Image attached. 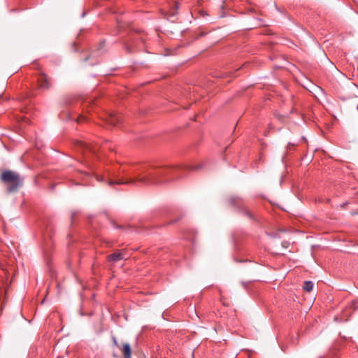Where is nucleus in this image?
Masks as SVG:
<instances>
[{"label":"nucleus","mask_w":358,"mask_h":358,"mask_svg":"<svg viewBox=\"0 0 358 358\" xmlns=\"http://www.w3.org/2000/svg\"><path fill=\"white\" fill-rule=\"evenodd\" d=\"M201 165L192 166L188 164H180L173 166H155L152 164H132L121 166L118 174L110 173L107 176L96 175V179L100 182H106L109 185L114 184L145 185L169 183L179 180L190 171L201 168Z\"/></svg>","instance_id":"obj_1"},{"label":"nucleus","mask_w":358,"mask_h":358,"mask_svg":"<svg viewBox=\"0 0 358 358\" xmlns=\"http://www.w3.org/2000/svg\"><path fill=\"white\" fill-rule=\"evenodd\" d=\"M75 148L83 155L85 162L87 163L90 155H96L99 150L101 151H105L106 149L110 151L114 150V145L109 141L103 142L100 147H98L96 145H90L83 141H75Z\"/></svg>","instance_id":"obj_2"},{"label":"nucleus","mask_w":358,"mask_h":358,"mask_svg":"<svg viewBox=\"0 0 358 358\" xmlns=\"http://www.w3.org/2000/svg\"><path fill=\"white\" fill-rule=\"evenodd\" d=\"M0 179L6 187L8 193L17 192L23 184V178L18 173L10 170L3 171Z\"/></svg>","instance_id":"obj_3"},{"label":"nucleus","mask_w":358,"mask_h":358,"mask_svg":"<svg viewBox=\"0 0 358 358\" xmlns=\"http://www.w3.org/2000/svg\"><path fill=\"white\" fill-rule=\"evenodd\" d=\"M229 202L232 206L237 208L240 212H241L244 215L248 217L249 219L252 220H255V217L252 213L245 206L244 201L243 199L238 196H231L229 199Z\"/></svg>","instance_id":"obj_4"},{"label":"nucleus","mask_w":358,"mask_h":358,"mask_svg":"<svg viewBox=\"0 0 358 358\" xmlns=\"http://www.w3.org/2000/svg\"><path fill=\"white\" fill-rule=\"evenodd\" d=\"M122 115L114 113L107 115L106 122L111 126H117L122 121Z\"/></svg>","instance_id":"obj_5"},{"label":"nucleus","mask_w":358,"mask_h":358,"mask_svg":"<svg viewBox=\"0 0 358 358\" xmlns=\"http://www.w3.org/2000/svg\"><path fill=\"white\" fill-rule=\"evenodd\" d=\"M38 83L39 87L41 89H49L51 86V83L49 78H48V76L44 73H41L39 75Z\"/></svg>","instance_id":"obj_6"},{"label":"nucleus","mask_w":358,"mask_h":358,"mask_svg":"<svg viewBox=\"0 0 358 358\" xmlns=\"http://www.w3.org/2000/svg\"><path fill=\"white\" fill-rule=\"evenodd\" d=\"M125 258V250H117L114 253L108 255L107 259L108 262H117Z\"/></svg>","instance_id":"obj_7"},{"label":"nucleus","mask_w":358,"mask_h":358,"mask_svg":"<svg viewBox=\"0 0 358 358\" xmlns=\"http://www.w3.org/2000/svg\"><path fill=\"white\" fill-rule=\"evenodd\" d=\"M122 353L123 358H131V348L129 343H122L119 348Z\"/></svg>","instance_id":"obj_8"},{"label":"nucleus","mask_w":358,"mask_h":358,"mask_svg":"<svg viewBox=\"0 0 358 358\" xmlns=\"http://www.w3.org/2000/svg\"><path fill=\"white\" fill-rule=\"evenodd\" d=\"M313 282L312 281H305L303 282V289L308 292H310L313 290Z\"/></svg>","instance_id":"obj_9"},{"label":"nucleus","mask_w":358,"mask_h":358,"mask_svg":"<svg viewBox=\"0 0 358 358\" xmlns=\"http://www.w3.org/2000/svg\"><path fill=\"white\" fill-rule=\"evenodd\" d=\"M113 227L118 229H126L129 228V226L120 225L115 222H113Z\"/></svg>","instance_id":"obj_10"},{"label":"nucleus","mask_w":358,"mask_h":358,"mask_svg":"<svg viewBox=\"0 0 358 358\" xmlns=\"http://www.w3.org/2000/svg\"><path fill=\"white\" fill-rule=\"evenodd\" d=\"M230 73H231V72L227 71V72H224L220 75H216L215 76L220 77V78H227V77L230 76Z\"/></svg>","instance_id":"obj_11"},{"label":"nucleus","mask_w":358,"mask_h":358,"mask_svg":"<svg viewBox=\"0 0 358 358\" xmlns=\"http://www.w3.org/2000/svg\"><path fill=\"white\" fill-rule=\"evenodd\" d=\"M87 120L85 115H80L76 120L78 123L83 122Z\"/></svg>","instance_id":"obj_12"},{"label":"nucleus","mask_w":358,"mask_h":358,"mask_svg":"<svg viewBox=\"0 0 358 358\" xmlns=\"http://www.w3.org/2000/svg\"><path fill=\"white\" fill-rule=\"evenodd\" d=\"M112 340H113V344L115 346H116L117 348H120V345H119L117 340L115 336L112 337Z\"/></svg>","instance_id":"obj_13"},{"label":"nucleus","mask_w":358,"mask_h":358,"mask_svg":"<svg viewBox=\"0 0 358 358\" xmlns=\"http://www.w3.org/2000/svg\"><path fill=\"white\" fill-rule=\"evenodd\" d=\"M180 219H181V216H180V217H179L178 218L176 219V220H171L170 222H169L167 223V224H175V223H176L178 221H179Z\"/></svg>","instance_id":"obj_14"},{"label":"nucleus","mask_w":358,"mask_h":358,"mask_svg":"<svg viewBox=\"0 0 358 358\" xmlns=\"http://www.w3.org/2000/svg\"><path fill=\"white\" fill-rule=\"evenodd\" d=\"M80 174L83 176H82L83 180H85V178L89 177V174L87 172L82 171V172H80Z\"/></svg>","instance_id":"obj_15"},{"label":"nucleus","mask_w":358,"mask_h":358,"mask_svg":"<svg viewBox=\"0 0 358 358\" xmlns=\"http://www.w3.org/2000/svg\"><path fill=\"white\" fill-rule=\"evenodd\" d=\"M352 304L354 306L355 309H357L358 308V301H352Z\"/></svg>","instance_id":"obj_16"},{"label":"nucleus","mask_w":358,"mask_h":358,"mask_svg":"<svg viewBox=\"0 0 358 358\" xmlns=\"http://www.w3.org/2000/svg\"><path fill=\"white\" fill-rule=\"evenodd\" d=\"M296 145L294 143H289L288 144V148L291 150V148H292V147H294Z\"/></svg>","instance_id":"obj_17"},{"label":"nucleus","mask_w":358,"mask_h":358,"mask_svg":"<svg viewBox=\"0 0 358 358\" xmlns=\"http://www.w3.org/2000/svg\"><path fill=\"white\" fill-rule=\"evenodd\" d=\"M296 145L294 143H289L288 144V148L291 150V148H292V147H294Z\"/></svg>","instance_id":"obj_18"},{"label":"nucleus","mask_w":358,"mask_h":358,"mask_svg":"<svg viewBox=\"0 0 358 358\" xmlns=\"http://www.w3.org/2000/svg\"><path fill=\"white\" fill-rule=\"evenodd\" d=\"M77 213H72L71 214V218L72 220H74L75 217L76 216Z\"/></svg>","instance_id":"obj_19"},{"label":"nucleus","mask_w":358,"mask_h":358,"mask_svg":"<svg viewBox=\"0 0 358 358\" xmlns=\"http://www.w3.org/2000/svg\"><path fill=\"white\" fill-rule=\"evenodd\" d=\"M352 215H358V210L357 212L352 213Z\"/></svg>","instance_id":"obj_20"},{"label":"nucleus","mask_w":358,"mask_h":358,"mask_svg":"<svg viewBox=\"0 0 358 358\" xmlns=\"http://www.w3.org/2000/svg\"><path fill=\"white\" fill-rule=\"evenodd\" d=\"M223 305L228 306V304L226 303V301H222Z\"/></svg>","instance_id":"obj_21"}]
</instances>
